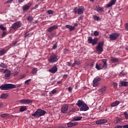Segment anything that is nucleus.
Returning <instances> with one entry per match:
<instances>
[{
    "mask_svg": "<svg viewBox=\"0 0 128 128\" xmlns=\"http://www.w3.org/2000/svg\"><path fill=\"white\" fill-rule=\"evenodd\" d=\"M6 70H8V69L4 70V68L0 69V72H4V74H6Z\"/></svg>",
    "mask_w": 128,
    "mask_h": 128,
    "instance_id": "37998d69",
    "label": "nucleus"
},
{
    "mask_svg": "<svg viewBox=\"0 0 128 128\" xmlns=\"http://www.w3.org/2000/svg\"><path fill=\"white\" fill-rule=\"evenodd\" d=\"M82 116H75L74 118H73V120L74 122H78V120H82Z\"/></svg>",
    "mask_w": 128,
    "mask_h": 128,
    "instance_id": "bb28decb",
    "label": "nucleus"
},
{
    "mask_svg": "<svg viewBox=\"0 0 128 128\" xmlns=\"http://www.w3.org/2000/svg\"><path fill=\"white\" fill-rule=\"evenodd\" d=\"M102 80V78L100 77H96L93 80V86H98L100 84L99 82Z\"/></svg>",
    "mask_w": 128,
    "mask_h": 128,
    "instance_id": "9d476101",
    "label": "nucleus"
},
{
    "mask_svg": "<svg viewBox=\"0 0 128 128\" xmlns=\"http://www.w3.org/2000/svg\"><path fill=\"white\" fill-rule=\"evenodd\" d=\"M108 122V120L106 119H100L96 122V124H106Z\"/></svg>",
    "mask_w": 128,
    "mask_h": 128,
    "instance_id": "a211bd4d",
    "label": "nucleus"
},
{
    "mask_svg": "<svg viewBox=\"0 0 128 128\" xmlns=\"http://www.w3.org/2000/svg\"><path fill=\"white\" fill-rule=\"evenodd\" d=\"M99 66H100L102 68L101 70H102V68L104 70H106V67H104V64H99Z\"/></svg>",
    "mask_w": 128,
    "mask_h": 128,
    "instance_id": "49530a36",
    "label": "nucleus"
},
{
    "mask_svg": "<svg viewBox=\"0 0 128 128\" xmlns=\"http://www.w3.org/2000/svg\"><path fill=\"white\" fill-rule=\"evenodd\" d=\"M22 26V23L18 21L14 23L12 26L11 28L13 30H16L17 28H20Z\"/></svg>",
    "mask_w": 128,
    "mask_h": 128,
    "instance_id": "1a4fd4ad",
    "label": "nucleus"
},
{
    "mask_svg": "<svg viewBox=\"0 0 128 128\" xmlns=\"http://www.w3.org/2000/svg\"><path fill=\"white\" fill-rule=\"evenodd\" d=\"M106 90V86H103L99 90V92H100L101 94H104Z\"/></svg>",
    "mask_w": 128,
    "mask_h": 128,
    "instance_id": "a878e982",
    "label": "nucleus"
},
{
    "mask_svg": "<svg viewBox=\"0 0 128 128\" xmlns=\"http://www.w3.org/2000/svg\"><path fill=\"white\" fill-rule=\"evenodd\" d=\"M96 70H102V67L100 66V65L98 64H96Z\"/></svg>",
    "mask_w": 128,
    "mask_h": 128,
    "instance_id": "a19ab883",
    "label": "nucleus"
},
{
    "mask_svg": "<svg viewBox=\"0 0 128 128\" xmlns=\"http://www.w3.org/2000/svg\"><path fill=\"white\" fill-rule=\"evenodd\" d=\"M58 56L56 54H52L48 59V62L50 64H54V62H58Z\"/></svg>",
    "mask_w": 128,
    "mask_h": 128,
    "instance_id": "20e7f679",
    "label": "nucleus"
},
{
    "mask_svg": "<svg viewBox=\"0 0 128 128\" xmlns=\"http://www.w3.org/2000/svg\"><path fill=\"white\" fill-rule=\"evenodd\" d=\"M94 36H98V34H100V32H98V31H94Z\"/></svg>",
    "mask_w": 128,
    "mask_h": 128,
    "instance_id": "a18cd8bd",
    "label": "nucleus"
},
{
    "mask_svg": "<svg viewBox=\"0 0 128 128\" xmlns=\"http://www.w3.org/2000/svg\"><path fill=\"white\" fill-rule=\"evenodd\" d=\"M68 66H72V63L70 62H67Z\"/></svg>",
    "mask_w": 128,
    "mask_h": 128,
    "instance_id": "0e129e2a",
    "label": "nucleus"
},
{
    "mask_svg": "<svg viewBox=\"0 0 128 128\" xmlns=\"http://www.w3.org/2000/svg\"><path fill=\"white\" fill-rule=\"evenodd\" d=\"M80 60H74V62L72 64V68H74V66H80Z\"/></svg>",
    "mask_w": 128,
    "mask_h": 128,
    "instance_id": "6ab92c4d",
    "label": "nucleus"
},
{
    "mask_svg": "<svg viewBox=\"0 0 128 128\" xmlns=\"http://www.w3.org/2000/svg\"><path fill=\"white\" fill-rule=\"evenodd\" d=\"M68 49H64V54H68Z\"/></svg>",
    "mask_w": 128,
    "mask_h": 128,
    "instance_id": "052dcab7",
    "label": "nucleus"
},
{
    "mask_svg": "<svg viewBox=\"0 0 128 128\" xmlns=\"http://www.w3.org/2000/svg\"><path fill=\"white\" fill-rule=\"evenodd\" d=\"M120 101H115L114 102H113L112 104H111V106L112 108H114V106H118V104H120Z\"/></svg>",
    "mask_w": 128,
    "mask_h": 128,
    "instance_id": "5701e85b",
    "label": "nucleus"
},
{
    "mask_svg": "<svg viewBox=\"0 0 128 128\" xmlns=\"http://www.w3.org/2000/svg\"><path fill=\"white\" fill-rule=\"evenodd\" d=\"M95 10H96L97 12L101 14V12H104V8L100 6L99 5H97L96 6Z\"/></svg>",
    "mask_w": 128,
    "mask_h": 128,
    "instance_id": "4468645a",
    "label": "nucleus"
},
{
    "mask_svg": "<svg viewBox=\"0 0 128 128\" xmlns=\"http://www.w3.org/2000/svg\"><path fill=\"white\" fill-rule=\"evenodd\" d=\"M58 48V44H56L52 46V49L53 50H56Z\"/></svg>",
    "mask_w": 128,
    "mask_h": 128,
    "instance_id": "6e6d98bb",
    "label": "nucleus"
},
{
    "mask_svg": "<svg viewBox=\"0 0 128 128\" xmlns=\"http://www.w3.org/2000/svg\"><path fill=\"white\" fill-rule=\"evenodd\" d=\"M26 110V106H22L20 109V112H24Z\"/></svg>",
    "mask_w": 128,
    "mask_h": 128,
    "instance_id": "2f4dec72",
    "label": "nucleus"
},
{
    "mask_svg": "<svg viewBox=\"0 0 128 128\" xmlns=\"http://www.w3.org/2000/svg\"><path fill=\"white\" fill-rule=\"evenodd\" d=\"M32 80V79H29L25 81V84H30V82Z\"/></svg>",
    "mask_w": 128,
    "mask_h": 128,
    "instance_id": "8fccbe9b",
    "label": "nucleus"
},
{
    "mask_svg": "<svg viewBox=\"0 0 128 128\" xmlns=\"http://www.w3.org/2000/svg\"><path fill=\"white\" fill-rule=\"evenodd\" d=\"M73 12L75 14H82L84 12V6H80L78 8L75 7L74 8Z\"/></svg>",
    "mask_w": 128,
    "mask_h": 128,
    "instance_id": "7ed1b4c3",
    "label": "nucleus"
},
{
    "mask_svg": "<svg viewBox=\"0 0 128 128\" xmlns=\"http://www.w3.org/2000/svg\"><path fill=\"white\" fill-rule=\"evenodd\" d=\"M104 42H100L98 44V46L96 47V50L98 52L102 54L104 52Z\"/></svg>",
    "mask_w": 128,
    "mask_h": 128,
    "instance_id": "39448f33",
    "label": "nucleus"
},
{
    "mask_svg": "<svg viewBox=\"0 0 128 128\" xmlns=\"http://www.w3.org/2000/svg\"><path fill=\"white\" fill-rule=\"evenodd\" d=\"M125 28H126V30L128 31V23L126 24Z\"/></svg>",
    "mask_w": 128,
    "mask_h": 128,
    "instance_id": "bf43d9fd",
    "label": "nucleus"
},
{
    "mask_svg": "<svg viewBox=\"0 0 128 128\" xmlns=\"http://www.w3.org/2000/svg\"><path fill=\"white\" fill-rule=\"evenodd\" d=\"M110 60L114 64L116 62H118L119 59L118 58H116L112 56L110 58Z\"/></svg>",
    "mask_w": 128,
    "mask_h": 128,
    "instance_id": "412c9836",
    "label": "nucleus"
},
{
    "mask_svg": "<svg viewBox=\"0 0 128 128\" xmlns=\"http://www.w3.org/2000/svg\"><path fill=\"white\" fill-rule=\"evenodd\" d=\"M0 118H10V115L8 114H3L0 115Z\"/></svg>",
    "mask_w": 128,
    "mask_h": 128,
    "instance_id": "393cba45",
    "label": "nucleus"
},
{
    "mask_svg": "<svg viewBox=\"0 0 128 128\" xmlns=\"http://www.w3.org/2000/svg\"><path fill=\"white\" fill-rule=\"evenodd\" d=\"M85 104L82 100H78V102L76 104V106H78L79 108H80L82 106L84 105V104Z\"/></svg>",
    "mask_w": 128,
    "mask_h": 128,
    "instance_id": "aec40b11",
    "label": "nucleus"
},
{
    "mask_svg": "<svg viewBox=\"0 0 128 128\" xmlns=\"http://www.w3.org/2000/svg\"><path fill=\"white\" fill-rule=\"evenodd\" d=\"M89 108L88 106L85 103L80 107V110L82 112H86V110H88Z\"/></svg>",
    "mask_w": 128,
    "mask_h": 128,
    "instance_id": "ddd939ff",
    "label": "nucleus"
},
{
    "mask_svg": "<svg viewBox=\"0 0 128 128\" xmlns=\"http://www.w3.org/2000/svg\"><path fill=\"white\" fill-rule=\"evenodd\" d=\"M68 92H72V86H69L68 88Z\"/></svg>",
    "mask_w": 128,
    "mask_h": 128,
    "instance_id": "de8ad7c7",
    "label": "nucleus"
},
{
    "mask_svg": "<svg viewBox=\"0 0 128 128\" xmlns=\"http://www.w3.org/2000/svg\"><path fill=\"white\" fill-rule=\"evenodd\" d=\"M16 86L14 84H7L0 86V90H8L12 88H16Z\"/></svg>",
    "mask_w": 128,
    "mask_h": 128,
    "instance_id": "f03ea898",
    "label": "nucleus"
},
{
    "mask_svg": "<svg viewBox=\"0 0 128 128\" xmlns=\"http://www.w3.org/2000/svg\"><path fill=\"white\" fill-rule=\"evenodd\" d=\"M32 6V2H28L27 4L23 6H22V10L23 12H28L30 10V8Z\"/></svg>",
    "mask_w": 128,
    "mask_h": 128,
    "instance_id": "6e6552de",
    "label": "nucleus"
},
{
    "mask_svg": "<svg viewBox=\"0 0 128 128\" xmlns=\"http://www.w3.org/2000/svg\"><path fill=\"white\" fill-rule=\"evenodd\" d=\"M50 72H52V74H56V72H58V67H56V65H54L53 67L49 70Z\"/></svg>",
    "mask_w": 128,
    "mask_h": 128,
    "instance_id": "f3484780",
    "label": "nucleus"
},
{
    "mask_svg": "<svg viewBox=\"0 0 128 128\" xmlns=\"http://www.w3.org/2000/svg\"><path fill=\"white\" fill-rule=\"evenodd\" d=\"M32 102V100L30 99H26L25 104H30Z\"/></svg>",
    "mask_w": 128,
    "mask_h": 128,
    "instance_id": "f704fd0d",
    "label": "nucleus"
},
{
    "mask_svg": "<svg viewBox=\"0 0 128 128\" xmlns=\"http://www.w3.org/2000/svg\"><path fill=\"white\" fill-rule=\"evenodd\" d=\"M68 110V105L65 104L62 106L61 108V112L62 114H66V112Z\"/></svg>",
    "mask_w": 128,
    "mask_h": 128,
    "instance_id": "9b49d317",
    "label": "nucleus"
},
{
    "mask_svg": "<svg viewBox=\"0 0 128 128\" xmlns=\"http://www.w3.org/2000/svg\"><path fill=\"white\" fill-rule=\"evenodd\" d=\"M58 26L56 25L52 26L50 27H49L47 29V32H54V30H58Z\"/></svg>",
    "mask_w": 128,
    "mask_h": 128,
    "instance_id": "f8f14e48",
    "label": "nucleus"
},
{
    "mask_svg": "<svg viewBox=\"0 0 128 128\" xmlns=\"http://www.w3.org/2000/svg\"><path fill=\"white\" fill-rule=\"evenodd\" d=\"M27 20L30 22H32V20H34V17H32V16H30L27 18Z\"/></svg>",
    "mask_w": 128,
    "mask_h": 128,
    "instance_id": "72a5a7b5",
    "label": "nucleus"
},
{
    "mask_svg": "<svg viewBox=\"0 0 128 128\" xmlns=\"http://www.w3.org/2000/svg\"><path fill=\"white\" fill-rule=\"evenodd\" d=\"M94 65V62H92L90 64V66H91L92 68Z\"/></svg>",
    "mask_w": 128,
    "mask_h": 128,
    "instance_id": "e2e57ef3",
    "label": "nucleus"
},
{
    "mask_svg": "<svg viewBox=\"0 0 128 128\" xmlns=\"http://www.w3.org/2000/svg\"><path fill=\"white\" fill-rule=\"evenodd\" d=\"M93 18L94 20H100V16L96 15H94L93 16Z\"/></svg>",
    "mask_w": 128,
    "mask_h": 128,
    "instance_id": "c9c22d12",
    "label": "nucleus"
},
{
    "mask_svg": "<svg viewBox=\"0 0 128 128\" xmlns=\"http://www.w3.org/2000/svg\"><path fill=\"white\" fill-rule=\"evenodd\" d=\"M66 28H68V30H70V32H72V30H74V26H72L69 24L66 25Z\"/></svg>",
    "mask_w": 128,
    "mask_h": 128,
    "instance_id": "b1692460",
    "label": "nucleus"
},
{
    "mask_svg": "<svg viewBox=\"0 0 128 128\" xmlns=\"http://www.w3.org/2000/svg\"><path fill=\"white\" fill-rule=\"evenodd\" d=\"M6 50L4 49H3L2 50H0V56H4V54H6Z\"/></svg>",
    "mask_w": 128,
    "mask_h": 128,
    "instance_id": "4c0bfd02",
    "label": "nucleus"
},
{
    "mask_svg": "<svg viewBox=\"0 0 128 128\" xmlns=\"http://www.w3.org/2000/svg\"><path fill=\"white\" fill-rule=\"evenodd\" d=\"M74 120H71L70 122H68L67 124V126L68 128H72V126H76V125H78V122H73Z\"/></svg>",
    "mask_w": 128,
    "mask_h": 128,
    "instance_id": "2eb2a0df",
    "label": "nucleus"
},
{
    "mask_svg": "<svg viewBox=\"0 0 128 128\" xmlns=\"http://www.w3.org/2000/svg\"><path fill=\"white\" fill-rule=\"evenodd\" d=\"M73 26L74 27V28H76V26H78V24L77 23H74Z\"/></svg>",
    "mask_w": 128,
    "mask_h": 128,
    "instance_id": "338daca9",
    "label": "nucleus"
},
{
    "mask_svg": "<svg viewBox=\"0 0 128 128\" xmlns=\"http://www.w3.org/2000/svg\"><path fill=\"white\" fill-rule=\"evenodd\" d=\"M18 2L22 3L24 2V0H18Z\"/></svg>",
    "mask_w": 128,
    "mask_h": 128,
    "instance_id": "69168bd1",
    "label": "nucleus"
},
{
    "mask_svg": "<svg viewBox=\"0 0 128 128\" xmlns=\"http://www.w3.org/2000/svg\"><path fill=\"white\" fill-rule=\"evenodd\" d=\"M122 120L121 118H116V124H120V122H122Z\"/></svg>",
    "mask_w": 128,
    "mask_h": 128,
    "instance_id": "58836bf2",
    "label": "nucleus"
},
{
    "mask_svg": "<svg viewBox=\"0 0 128 128\" xmlns=\"http://www.w3.org/2000/svg\"><path fill=\"white\" fill-rule=\"evenodd\" d=\"M56 92H57L56 90L54 89L52 90L51 92H50V94H56Z\"/></svg>",
    "mask_w": 128,
    "mask_h": 128,
    "instance_id": "c03bdc74",
    "label": "nucleus"
},
{
    "mask_svg": "<svg viewBox=\"0 0 128 128\" xmlns=\"http://www.w3.org/2000/svg\"><path fill=\"white\" fill-rule=\"evenodd\" d=\"M30 36V33L28 32H26L24 34L25 38H28V36Z\"/></svg>",
    "mask_w": 128,
    "mask_h": 128,
    "instance_id": "4d7b16f0",
    "label": "nucleus"
},
{
    "mask_svg": "<svg viewBox=\"0 0 128 128\" xmlns=\"http://www.w3.org/2000/svg\"><path fill=\"white\" fill-rule=\"evenodd\" d=\"M8 98V94H3L0 96V98H2V100H4Z\"/></svg>",
    "mask_w": 128,
    "mask_h": 128,
    "instance_id": "c85d7f7f",
    "label": "nucleus"
},
{
    "mask_svg": "<svg viewBox=\"0 0 128 128\" xmlns=\"http://www.w3.org/2000/svg\"><path fill=\"white\" fill-rule=\"evenodd\" d=\"M82 20V16L79 17L78 18V20Z\"/></svg>",
    "mask_w": 128,
    "mask_h": 128,
    "instance_id": "774afa93",
    "label": "nucleus"
},
{
    "mask_svg": "<svg viewBox=\"0 0 128 128\" xmlns=\"http://www.w3.org/2000/svg\"><path fill=\"white\" fill-rule=\"evenodd\" d=\"M116 0H110V2L108 4H106V8H111L112 6H114L116 3Z\"/></svg>",
    "mask_w": 128,
    "mask_h": 128,
    "instance_id": "dca6fc26",
    "label": "nucleus"
},
{
    "mask_svg": "<svg viewBox=\"0 0 128 128\" xmlns=\"http://www.w3.org/2000/svg\"><path fill=\"white\" fill-rule=\"evenodd\" d=\"M18 72L16 71V72H14V76H18Z\"/></svg>",
    "mask_w": 128,
    "mask_h": 128,
    "instance_id": "13d9d810",
    "label": "nucleus"
},
{
    "mask_svg": "<svg viewBox=\"0 0 128 128\" xmlns=\"http://www.w3.org/2000/svg\"><path fill=\"white\" fill-rule=\"evenodd\" d=\"M26 99H22L20 100V104H26Z\"/></svg>",
    "mask_w": 128,
    "mask_h": 128,
    "instance_id": "ea45409f",
    "label": "nucleus"
},
{
    "mask_svg": "<svg viewBox=\"0 0 128 128\" xmlns=\"http://www.w3.org/2000/svg\"><path fill=\"white\" fill-rule=\"evenodd\" d=\"M98 38H97L92 39V36H89L88 38V42L89 44H92V46H95V44H98Z\"/></svg>",
    "mask_w": 128,
    "mask_h": 128,
    "instance_id": "423d86ee",
    "label": "nucleus"
},
{
    "mask_svg": "<svg viewBox=\"0 0 128 128\" xmlns=\"http://www.w3.org/2000/svg\"><path fill=\"white\" fill-rule=\"evenodd\" d=\"M47 13L48 14H54V11L52 10H48L47 11Z\"/></svg>",
    "mask_w": 128,
    "mask_h": 128,
    "instance_id": "09e8293b",
    "label": "nucleus"
},
{
    "mask_svg": "<svg viewBox=\"0 0 128 128\" xmlns=\"http://www.w3.org/2000/svg\"><path fill=\"white\" fill-rule=\"evenodd\" d=\"M120 33H113L110 35L109 38L110 40H116L118 38H120Z\"/></svg>",
    "mask_w": 128,
    "mask_h": 128,
    "instance_id": "0eeeda50",
    "label": "nucleus"
},
{
    "mask_svg": "<svg viewBox=\"0 0 128 128\" xmlns=\"http://www.w3.org/2000/svg\"><path fill=\"white\" fill-rule=\"evenodd\" d=\"M7 72H6V74L4 75L5 78H10V70H6Z\"/></svg>",
    "mask_w": 128,
    "mask_h": 128,
    "instance_id": "7c9ffc66",
    "label": "nucleus"
},
{
    "mask_svg": "<svg viewBox=\"0 0 128 128\" xmlns=\"http://www.w3.org/2000/svg\"><path fill=\"white\" fill-rule=\"evenodd\" d=\"M0 68H8V66L4 63H1L0 64Z\"/></svg>",
    "mask_w": 128,
    "mask_h": 128,
    "instance_id": "e433bc0d",
    "label": "nucleus"
},
{
    "mask_svg": "<svg viewBox=\"0 0 128 128\" xmlns=\"http://www.w3.org/2000/svg\"><path fill=\"white\" fill-rule=\"evenodd\" d=\"M0 28L2 30H3V32H4L6 30V28L4 26L2 25H0Z\"/></svg>",
    "mask_w": 128,
    "mask_h": 128,
    "instance_id": "79ce46f5",
    "label": "nucleus"
},
{
    "mask_svg": "<svg viewBox=\"0 0 128 128\" xmlns=\"http://www.w3.org/2000/svg\"><path fill=\"white\" fill-rule=\"evenodd\" d=\"M26 78V74L20 75V80H22V78Z\"/></svg>",
    "mask_w": 128,
    "mask_h": 128,
    "instance_id": "603ef678",
    "label": "nucleus"
},
{
    "mask_svg": "<svg viewBox=\"0 0 128 128\" xmlns=\"http://www.w3.org/2000/svg\"><path fill=\"white\" fill-rule=\"evenodd\" d=\"M124 114L125 116V118H126V120H128V112H124Z\"/></svg>",
    "mask_w": 128,
    "mask_h": 128,
    "instance_id": "3c124183",
    "label": "nucleus"
},
{
    "mask_svg": "<svg viewBox=\"0 0 128 128\" xmlns=\"http://www.w3.org/2000/svg\"><path fill=\"white\" fill-rule=\"evenodd\" d=\"M14 0H8L7 2H6L4 3V4H12V2Z\"/></svg>",
    "mask_w": 128,
    "mask_h": 128,
    "instance_id": "5fc2aeb1",
    "label": "nucleus"
},
{
    "mask_svg": "<svg viewBox=\"0 0 128 128\" xmlns=\"http://www.w3.org/2000/svg\"><path fill=\"white\" fill-rule=\"evenodd\" d=\"M46 114V112L44 110H42L41 108L38 109L34 114H32V116H34V118H40V116H44Z\"/></svg>",
    "mask_w": 128,
    "mask_h": 128,
    "instance_id": "f257e3e1",
    "label": "nucleus"
},
{
    "mask_svg": "<svg viewBox=\"0 0 128 128\" xmlns=\"http://www.w3.org/2000/svg\"><path fill=\"white\" fill-rule=\"evenodd\" d=\"M128 74V72H124V71H122L120 74L119 76H124Z\"/></svg>",
    "mask_w": 128,
    "mask_h": 128,
    "instance_id": "473e14b6",
    "label": "nucleus"
},
{
    "mask_svg": "<svg viewBox=\"0 0 128 128\" xmlns=\"http://www.w3.org/2000/svg\"><path fill=\"white\" fill-rule=\"evenodd\" d=\"M38 72V68H34L31 72L32 74H36Z\"/></svg>",
    "mask_w": 128,
    "mask_h": 128,
    "instance_id": "c756f323",
    "label": "nucleus"
},
{
    "mask_svg": "<svg viewBox=\"0 0 128 128\" xmlns=\"http://www.w3.org/2000/svg\"><path fill=\"white\" fill-rule=\"evenodd\" d=\"M120 84H121L122 86H128V82L120 81Z\"/></svg>",
    "mask_w": 128,
    "mask_h": 128,
    "instance_id": "4be33fe9",
    "label": "nucleus"
},
{
    "mask_svg": "<svg viewBox=\"0 0 128 128\" xmlns=\"http://www.w3.org/2000/svg\"><path fill=\"white\" fill-rule=\"evenodd\" d=\"M6 32H4L2 34V38H4V36H6Z\"/></svg>",
    "mask_w": 128,
    "mask_h": 128,
    "instance_id": "864d4df0",
    "label": "nucleus"
},
{
    "mask_svg": "<svg viewBox=\"0 0 128 128\" xmlns=\"http://www.w3.org/2000/svg\"><path fill=\"white\" fill-rule=\"evenodd\" d=\"M76 112V110H74V108H72V110L68 112V114H70V112Z\"/></svg>",
    "mask_w": 128,
    "mask_h": 128,
    "instance_id": "680f3d73",
    "label": "nucleus"
},
{
    "mask_svg": "<svg viewBox=\"0 0 128 128\" xmlns=\"http://www.w3.org/2000/svg\"><path fill=\"white\" fill-rule=\"evenodd\" d=\"M102 62H104V64H103L104 68H108V64L106 63V59H102Z\"/></svg>",
    "mask_w": 128,
    "mask_h": 128,
    "instance_id": "cd10ccee",
    "label": "nucleus"
}]
</instances>
